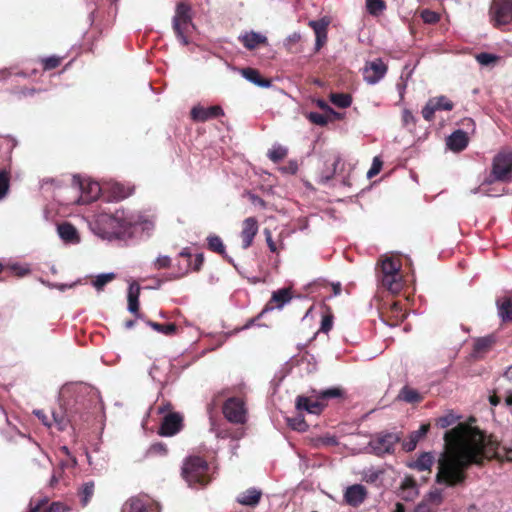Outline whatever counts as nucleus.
Returning <instances> with one entry per match:
<instances>
[{"label":"nucleus","mask_w":512,"mask_h":512,"mask_svg":"<svg viewBox=\"0 0 512 512\" xmlns=\"http://www.w3.org/2000/svg\"><path fill=\"white\" fill-rule=\"evenodd\" d=\"M292 299L291 289L282 288L272 293L270 301L266 304L263 312L274 308L281 309L286 303Z\"/></svg>","instance_id":"20"},{"label":"nucleus","mask_w":512,"mask_h":512,"mask_svg":"<svg viewBox=\"0 0 512 512\" xmlns=\"http://www.w3.org/2000/svg\"><path fill=\"white\" fill-rule=\"evenodd\" d=\"M88 187H89V193L91 194L90 198L91 199H96L98 197L99 192H100L99 184L98 183H89Z\"/></svg>","instance_id":"64"},{"label":"nucleus","mask_w":512,"mask_h":512,"mask_svg":"<svg viewBox=\"0 0 512 512\" xmlns=\"http://www.w3.org/2000/svg\"><path fill=\"white\" fill-rule=\"evenodd\" d=\"M114 278L115 275L113 273L101 274L96 277L93 284L97 290H101L108 282L112 281Z\"/></svg>","instance_id":"51"},{"label":"nucleus","mask_w":512,"mask_h":512,"mask_svg":"<svg viewBox=\"0 0 512 512\" xmlns=\"http://www.w3.org/2000/svg\"><path fill=\"white\" fill-rule=\"evenodd\" d=\"M368 491L361 484L348 486L344 492L343 498L346 504L352 507H359L367 498Z\"/></svg>","instance_id":"15"},{"label":"nucleus","mask_w":512,"mask_h":512,"mask_svg":"<svg viewBox=\"0 0 512 512\" xmlns=\"http://www.w3.org/2000/svg\"><path fill=\"white\" fill-rule=\"evenodd\" d=\"M240 73L245 79L259 87L268 88L272 84L270 79L263 78L260 72L255 68H242Z\"/></svg>","instance_id":"25"},{"label":"nucleus","mask_w":512,"mask_h":512,"mask_svg":"<svg viewBox=\"0 0 512 512\" xmlns=\"http://www.w3.org/2000/svg\"><path fill=\"white\" fill-rule=\"evenodd\" d=\"M58 234L65 242H79V236L76 228L69 222H63L57 227Z\"/></svg>","instance_id":"28"},{"label":"nucleus","mask_w":512,"mask_h":512,"mask_svg":"<svg viewBox=\"0 0 512 512\" xmlns=\"http://www.w3.org/2000/svg\"><path fill=\"white\" fill-rule=\"evenodd\" d=\"M168 453V448L166 444L162 442L153 443L146 451V457H154V456H166Z\"/></svg>","instance_id":"39"},{"label":"nucleus","mask_w":512,"mask_h":512,"mask_svg":"<svg viewBox=\"0 0 512 512\" xmlns=\"http://www.w3.org/2000/svg\"><path fill=\"white\" fill-rule=\"evenodd\" d=\"M400 440L401 437L397 433H381L371 441V446L377 455L390 454L394 452L395 445Z\"/></svg>","instance_id":"11"},{"label":"nucleus","mask_w":512,"mask_h":512,"mask_svg":"<svg viewBox=\"0 0 512 512\" xmlns=\"http://www.w3.org/2000/svg\"><path fill=\"white\" fill-rule=\"evenodd\" d=\"M342 390L334 387L319 392L315 397L298 396L296 399V409L305 410L311 414H320L327 406V401L332 398L342 396Z\"/></svg>","instance_id":"4"},{"label":"nucleus","mask_w":512,"mask_h":512,"mask_svg":"<svg viewBox=\"0 0 512 512\" xmlns=\"http://www.w3.org/2000/svg\"><path fill=\"white\" fill-rule=\"evenodd\" d=\"M192 120L196 122H206L210 119H215L224 116V111L221 106L214 105L210 107L194 106L190 112Z\"/></svg>","instance_id":"14"},{"label":"nucleus","mask_w":512,"mask_h":512,"mask_svg":"<svg viewBox=\"0 0 512 512\" xmlns=\"http://www.w3.org/2000/svg\"><path fill=\"white\" fill-rule=\"evenodd\" d=\"M400 490L406 493L407 490H412V494H418L417 483L411 476H406L403 480Z\"/></svg>","instance_id":"48"},{"label":"nucleus","mask_w":512,"mask_h":512,"mask_svg":"<svg viewBox=\"0 0 512 512\" xmlns=\"http://www.w3.org/2000/svg\"><path fill=\"white\" fill-rule=\"evenodd\" d=\"M34 414L36 415V417L41 420V422L45 425V426H48V427H51L52 426V423L49 419V417L45 414V412L43 410H36L34 411Z\"/></svg>","instance_id":"60"},{"label":"nucleus","mask_w":512,"mask_h":512,"mask_svg":"<svg viewBox=\"0 0 512 512\" xmlns=\"http://www.w3.org/2000/svg\"><path fill=\"white\" fill-rule=\"evenodd\" d=\"M454 103L446 96L441 95L430 98L422 109V116L426 121H432L436 111H451Z\"/></svg>","instance_id":"12"},{"label":"nucleus","mask_w":512,"mask_h":512,"mask_svg":"<svg viewBox=\"0 0 512 512\" xmlns=\"http://www.w3.org/2000/svg\"><path fill=\"white\" fill-rule=\"evenodd\" d=\"M262 497V492L256 488H250L237 497V502L244 506H256Z\"/></svg>","instance_id":"26"},{"label":"nucleus","mask_w":512,"mask_h":512,"mask_svg":"<svg viewBox=\"0 0 512 512\" xmlns=\"http://www.w3.org/2000/svg\"><path fill=\"white\" fill-rule=\"evenodd\" d=\"M153 265L156 270L167 269L171 266V258L169 256H159Z\"/></svg>","instance_id":"56"},{"label":"nucleus","mask_w":512,"mask_h":512,"mask_svg":"<svg viewBox=\"0 0 512 512\" xmlns=\"http://www.w3.org/2000/svg\"><path fill=\"white\" fill-rule=\"evenodd\" d=\"M146 324L158 333L166 336H172L177 333V326L174 323L161 324L152 320H146Z\"/></svg>","instance_id":"36"},{"label":"nucleus","mask_w":512,"mask_h":512,"mask_svg":"<svg viewBox=\"0 0 512 512\" xmlns=\"http://www.w3.org/2000/svg\"><path fill=\"white\" fill-rule=\"evenodd\" d=\"M499 316L503 321H512V295L497 300Z\"/></svg>","instance_id":"31"},{"label":"nucleus","mask_w":512,"mask_h":512,"mask_svg":"<svg viewBox=\"0 0 512 512\" xmlns=\"http://www.w3.org/2000/svg\"><path fill=\"white\" fill-rule=\"evenodd\" d=\"M378 277L382 286L391 293L397 294L401 291L403 287L401 272L389 275H379Z\"/></svg>","instance_id":"23"},{"label":"nucleus","mask_w":512,"mask_h":512,"mask_svg":"<svg viewBox=\"0 0 512 512\" xmlns=\"http://www.w3.org/2000/svg\"><path fill=\"white\" fill-rule=\"evenodd\" d=\"M489 16L494 27L510 24L512 22V0H492Z\"/></svg>","instance_id":"8"},{"label":"nucleus","mask_w":512,"mask_h":512,"mask_svg":"<svg viewBox=\"0 0 512 512\" xmlns=\"http://www.w3.org/2000/svg\"><path fill=\"white\" fill-rule=\"evenodd\" d=\"M398 398L407 403H419L423 400V397L419 394V392L409 386H404L398 395Z\"/></svg>","instance_id":"37"},{"label":"nucleus","mask_w":512,"mask_h":512,"mask_svg":"<svg viewBox=\"0 0 512 512\" xmlns=\"http://www.w3.org/2000/svg\"><path fill=\"white\" fill-rule=\"evenodd\" d=\"M134 192V188L130 186H126L122 183H114L110 187V194L113 200L115 201H121L130 195H132Z\"/></svg>","instance_id":"33"},{"label":"nucleus","mask_w":512,"mask_h":512,"mask_svg":"<svg viewBox=\"0 0 512 512\" xmlns=\"http://www.w3.org/2000/svg\"><path fill=\"white\" fill-rule=\"evenodd\" d=\"M307 118L311 123L319 126H325L328 123V117L318 112H310Z\"/></svg>","instance_id":"50"},{"label":"nucleus","mask_w":512,"mask_h":512,"mask_svg":"<svg viewBox=\"0 0 512 512\" xmlns=\"http://www.w3.org/2000/svg\"><path fill=\"white\" fill-rule=\"evenodd\" d=\"M402 123L405 127L415 126L416 119L410 110L404 109L402 111Z\"/></svg>","instance_id":"58"},{"label":"nucleus","mask_w":512,"mask_h":512,"mask_svg":"<svg viewBox=\"0 0 512 512\" xmlns=\"http://www.w3.org/2000/svg\"><path fill=\"white\" fill-rule=\"evenodd\" d=\"M329 98L339 108H348L352 104V96L348 93H331Z\"/></svg>","instance_id":"38"},{"label":"nucleus","mask_w":512,"mask_h":512,"mask_svg":"<svg viewBox=\"0 0 512 512\" xmlns=\"http://www.w3.org/2000/svg\"><path fill=\"white\" fill-rule=\"evenodd\" d=\"M61 60H62V58L58 57V56H50V57L42 59L41 63L43 66V70L49 71V70H53V69L57 68L61 64Z\"/></svg>","instance_id":"47"},{"label":"nucleus","mask_w":512,"mask_h":512,"mask_svg":"<svg viewBox=\"0 0 512 512\" xmlns=\"http://www.w3.org/2000/svg\"><path fill=\"white\" fill-rule=\"evenodd\" d=\"M421 18L427 24H435L440 20L439 14L429 9H424L421 12Z\"/></svg>","instance_id":"49"},{"label":"nucleus","mask_w":512,"mask_h":512,"mask_svg":"<svg viewBox=\"0 0 512 512\" xmlns=\"http://www.w3.org/2000/svg\"><path fill=\"white\" fill-rule=\"evenodd\" d=\"M387 71V64L381 58H376L365 63L362 76L366 83L374 85L385 77Z\"/></svg>","instance_id":"9"},{"label":"nucleus","mask_w":512,"mask_h":512,"mask_svg":"<svg viewBox=\"0 0 512 512\" xmlns=\"http://www.w3.org/2000/svg\"><path fill=\"white\" fill-rule=\"evenodd\" d=\"M9 269L17 277H24L30 273V269L28 267L19 264H13L9 266Z\"/></svg>","instance_id":"59"},{"label":"nucleus","mask_w":512,"mask_h":512,"mask_svg":"<svg viewBox=\"0 0 512 512\" xmlns=\"http://www.w3.org/2000/svg\"><path fill=\"white\" fill-rule=\"evenodd\" d=\"M476 59L481 65H489V64L495 62L498 59V57L496 55L483 52V53L478 54L476 56Z\"/></svg>","instance_id":"57"},{"label":"nucleus","mask_w":512,"mask_h":512,"mask_svg":"<svg viewBox=\"0 0 512 512\" xmlns=\"http://www.w3.org/2000/svg\"><path fill=\"white\" fill-rule=\"evenodd\" d=\"M445 445L450 457L439 463L436 481L447 486H456L466 479V469L472 465H482L484 461L497 459L511 461L512 458L501 454L499 442L493 436H487L478 428L459 423L444 435Z\"/></svg>","instance_id":"1"},{"label":"nucleus","mask_w":512,"mask_h":512,"mask_svg":"<svg viewBox=\"0 0 512 512\" xmlns=\"http://www.w3.org/2000/svg\"><path fill=\"white\" fill-rule=\"evenodd\" d=\"M381 473H382L381 471H372V472H370L368 474H365L364 480L367 483H374V482H376L379 479Z\"/></svg>","instance_id":"63"},{"label":"nucleus","mask_w":512,"mask_h":512,"mask_svg":"<svg viewBox=\"0 0 512 512\" xmlns=\"http://www.w3.org/2000/svg\"><path fill=\"white\" fill-rule=\"evenodd\" d=\"M139 295L140 286L136 283L131 284L128 290V310L136 317L141 318L139 314Z\"/></svg>","instance_id":"30"},{"label":"nucleus","mask_w":512,"mask_h":512,"mask_svg":"<svg viewBox=\"0 0 512 512\" xmlns=\"http://www.w3.org/2000/svg\"><path fill=\"white\" fill-rule=\"evenodd\" d=\"M384 321L390 326H397L407 317L400 302H393L385 312H382Z\"/></svg>","instance_id":"19"},{"label":"nucleus","mask_w":512,"mask_h":512,"mask_svg":"<svg viewBox=\"0 0 512 512\" xmlns=\"http://www.w3.org/2000/svg\"><path fill=\"white\" fill-rule=\"evenodd\" d=\"M95 491L94 481H87L78 489V496L82 507H86L92 499Z\"/></svg>","instance_id":"34"},{"label":"nucleus","mask_w":512,"mask_h":512,"mask_svg":"<svg viewBox=\"0 0 512 512\" xmlns=\"http://www.w3.org/2000/svg\"><path fill=\"white\" fill-rule=\"evenodd\" d=\"M330 24L329 19L326 17L319 20H311L308 25L311 27L316 36L315 49L319 51L327 42L328 26Z\"/></svg>","instance_id":"17"},{"label":"nucleus","mask_w":512,"mask_h":512,"mask_svg":"<svg viewBox=\"0 0 512 512\" xmlns=\"http://www.w3.org/2000/svg\"><path fill=\"white\" fill-rule=\"evenodd\" d=\"M266 236V242L271 252H277V247L275 242L272 239L271 232L268 229H265L264 231Z\"/></svg>","instance_id":"62"},{"label":"nucleus","mask_w":512,"mask_h":512,"mask_svg":"<svg viewBox=\"0 0 512 512\" xmlns=\"http://www.w3.org/2000/svg\"><path fill=\"white\" fill-rule=\"evenodd\" d=\"M90 226L93 233L102 239L124 240L130 236L133 222L124 211H116L114 214H99Z\"/></svg>","instance_id":"2"},{"label":"nucleus","mask_w":512,"mask_h":512,"mask_svg":"<svg viewBox=\"0 0 512 512\" xmlns=\"http://www.w3.org/2000/svg\"><path fill=\"white\" fill-rule=\"evenodd\" d=\"M239 40L248 50H254L261 45L268 44V39L266 36L254 31L246 32L239 37Z\"/></svg>","instance_id":"21"},{"label":"nucleus","mask_w":512,"mask_h":512,"mask_svg":"<svg viewBox=\"0 0 512 512\" xmlns=\"http://www.w3.org/2000/svg\"><path fill=\"white\" fill-rule=\"evenodd\" d=\"M491 177L496 181H512V148H504L495 155Z\"/></svg>","instance_id":"6"},{"label":"nucleus","mask_w":512,"mask_h":512,"mask_svg":"<svg viewBox=\"0 0 512 512\" xmlns=\"http://www.w3.org/2000/svg\"><path fill=\"white\" fill-rule=\"evenodd\" d=\"M181 475L190 487H205L211 482L210 466L201 456L187 457L182 465Z\"/></svg>","instance_id":"3"},{"label":"nucleus","mask_w":512,"mask_h":512,"mask_svg":"<svg viewBox=\"0 0 512 512\" xmlns=\"http://www.w3.org/2000/svg\"><path fill=\"white\" fill-rule=\"evenodd\" d=\"M52 418H53V422L55 424V426L57 427V429L59 431H63L66 429L68 423H69V420L67 419V417L64 415V413L60 410V411H52Z\"/></svg>","instance_id":"44"},{"label":"nucleus","mask_w":512,"mask_h":512,"mask_svg":"<svg viewBox=\"0 0 512 512\" xmlns=\"http://www.w3.org/2000/svg\"><path fill=\"white\" fill-rule=\"evenodd\" d=\"M366 6L368 12L374 16L381 14L386 8L384 0H366Z\"/></svg>","instance_id":"41"},{"label":"nucleus","mask_w":512,"mask_h":512,"mask_svg":"<svg viewBox=\"0 0 512 512\" xmlns=\"http://www.w3.org/2000/svg\"><path fill=\"white\" fill-rule=\"evenodd\" d=\"M183 428V416L178 412L164 415L158 434L165 437L174 436Z\"/></svg>","instance_id":"13"},{"label":"nucleus","mask_w":512,"mask_h":512,"mask_svg":"<svg viewBox=\"0 0 512 512\" xmlns=\"http://www.w3.org/2000/svg\"><path fill=\"white\" fill-rule=\"evenodd\" d=\"M288 150L283 146H275L268 152V157L274 163H278L287 156Z\"/></svg>","instance_id":"42"},{"label":"nucleus","mask_w":512,"mask_h":512,"mask_svg":"<svg viewBox=\"0 0 512 512\" xmlns=\"http://www.w3.org/2000/svg\"><path fill=\"white\" fill-rule=\"evenodd\" d=\"M193 27L191 5L183 1L177 3L173 17V30L183 45L189 44V33Z\"/></svg>","instance_id":"5"},{"label":"nucleus","mask_w":512,"mask_h":512,"mask_svg":"<svg viewBox=\"0 0 512 512\" xmlns=\"http://www.w3.org/2000/svg\"><path fill=\"white\" fill-rule=\"evenodd\" d=\"M222 413L227 421L232 424H245L248 410L242 397H229L222 405Z\"/></svg>","instance_id":"7"},{"label":"nucleus","mask_w":512,"mask_h":512,"mask_svg":"<svg viewBox=\"0 0 512 512\" xmlns=\"http://www.w3.org/2000/svg\"><path fill=\"white\" fill-rule=\"evenodd\" d=\"M123 512H157L154 503L143 498V496H136L130 498L123 507Z\"/></svg>","instance_id":"18"},{"label":"nucleus","mask_w":512,"mask_h":512,"mask_svg":"<svg viewBox=\"0 0 512 512\" xmlns=\"http://www.w3.org/2000/svg\"><path fill=\"white\" fill-rule=\"evenodd\" d=\"M458 418L459 417L454 415L453 413H447L437 419L436 425L441 428H448L449 426L455 424Z\"/></svg>","instance_id":"45"},{"label":"nucleus","mask_w":512,"mask_h":512,"mask_svg":"<svg viewBox=\"0 0 512 512\" xmlns=\"http://www.w3.org/2000/svg\"><path fill=\"white\" fill-rule=\"evenodd\" d=\"M414 512H436V511L433 509V507L429 503L421 502L415 507Z\"/></svg>","instance_id":"61"},{"label":"nucleus","mask_w":512,"mask_h":512,"mask_svg":"<svg viewBox=\"0 0 512 512\" xmlns=\"http://www.w3.org/2000/svg\"><path fill=\"white\" fill-rule=\"evenodd\" d=\"M493 341L490 338H480L475 343V351L477 352H486L492 346Z\"/></svg>","instance_id":"53"},{"label":"nucleus","mask_w":512,"mask_h":512,"mask_svg":"<svg viewBox=\"0 0 512 512\" xmlns=\"http://www.w3.org/2000/svg\"><path fill=\"white\" fill-rule=\"evenodd\" d=\"M429 430L430 424L425 423L422 424L418 430L411 432L408 436V439L402 443L403 450L406 452L413 451L416 448L418 442L427 435Z\"/></svg>","instance_id":"22"},{"label":"nucleus","mask_w":512,"mask_h":512,"mask_svg":"<svg viewBox=\"0 0 512 512\" xmlns=\"http://www.w3.org/2000/svg\"><path fill=\"white\" fill-rule=\"evenodd\" d=\"M434 464V456L431 452L422 453L415 461L410 463L408 466L417 471H428L431 472V467Z\"/></svg>","instance_id":"29"},{"label":"nucleus","mask_w":512,"mask_h":512,"mask_svg":"<svg viewBox=\"0 0 512 512\" xmlns=\"http://www.w3.org/2000/svg\"><path fill=\"white\" fill-rule=\"evenodd\" d=\"M287 422H288L289 427H291L293 430H296L299 432H305L309 428V425L306 423V421L302 415L288 418Z\"/></svg>","instance_id":"40"},{"label":"nucleus","mask_w":512,"mask_h":512,"mask_svg":"<svg viewBox=\"0 0 512 512\" xmlns=\"http://www.w3.org/2000/svg\"><path fill=\"white\" fill-rule=\"evenodd\" d=\"M69 511H71L70 506H68L62 502L55 501V502H52L51 504H49V506L42 512H69Z\"/></svg>","instance_id":"52"},{"label":"nucleus","mask_w":512,"mask_h":512,"mask_svg":"<svg viewBox=\"0 0 512 512\" xmlns=\"http://www.w3.org/2000/svg\"><path fill=\"white\" fill-rule=\"evenodd\" d=\"M179 257L185 258V260H186L185 266H184V268H182L181 265H179V270H181V272L177 273V274H173V276H171L169 278V280L180 279V278L184 277L185 275H187L189 273V271H191V270L195 271V272H199L202 269V266L204 264V254L203 253L196 254L194 261L192 262V254H191L189 248H184L179 253Z\"/></svg>","instance_id":"10"},{"label":"nucleus","mask_w":512,"mask_h":512,"mask_svg":"<svg viewBox=\"0 0 512 512\" xmlns=\"http://www.w3.org/2000/svg\"><path fill=\"white\" fill-rule=\"evenodd\" d=\"M259 230V224L255 217H248L242 222L240 237L242 239V248L248 249L252 244L254 237Z\"/></svg>","instance_id":"16"},{"label":"nucleus","mask_w":512,"mask_h":512,"mask_svg":"<svg viewBox=\"0 0 512 512\" xmlns=\"http://www.w3.org/2000/svg\"><path fill=\"white\" fill-rule=\"evenodd\" d=\"M333 313L330 308H326V313L322 315L320 330L323 333H328L333 327Z\"/></svg>","instance_id":"43"},{"label":"nucleus","mask_w":512,"mask_h":512,"mask_svg":"<svg viewBox=\"0 0 512 512\" xmlns=\"http://www.w3.org/2000/svg\"><path fill=\"white\" fill-rule=\"evenodd\" d=\"M401 269V264L398 260H395L391 257L384 258L380 263V273L379 275H389L394 273H399Z\"/></svg>","instance_id":"35"},{"label":"nucleus","mask_w":512,"mask_h":512,"mask_svg":"<svg viewBox=\"0 0 512 512\" xmlns=\"http://www.w3.org/2000/svg\"><path fill=\"white\" fill-rule=\"evenodd\" d=\"M207 246L209 250L220 254L228 263L235 266L233 259L226 254L225 245L219 236H209L207 238Z\"/></svg>","instance_id":"27"},{"label":"nucleus","mask_w":512,"mask_h":512,"mask_svg":"<svg viewBox=\"0 0 512 512\" xmlns=\"http://www.w3.org/2000/svg\"><path fill=\"white\" fill-rule=\"evenodd\" d=\"M467 133L463 130L454 131L447 139V146L454 152L464 150L468 145Z\"/></svg>","instance_id":"24"},{"label":"nucleus","mask_w":512,"mask_h":512,"mask_svg":"<svg viewBox=\"0 0 512 512\" xmlns=\"http://www.w3.org/2000/svg\"><path fill=\"white\" fill-rule=\"evenodd\" d=\"M60 451L65 454L67 457H69V460L67 461H61V469H64L65 467H75L77 465V460L75 457L71 456L70 451L68 447L62 446L60 448Z\"/></svg>","instance_id":"54"},{"label":"nucleus","mask_w":512,"mask_h":512,"mask_svg":"<svg viewBox=\"0 0 512 512\" xmlns=\"http://www.w3.org/2000/svg\"><path fill=\"white\" fill-rule=\"evenodd\" d=\"M10 175L7 171H0V199L4 198L9 190Z\"/></svg>","instance_id":"46"},{"label":"nucleus","mask_w":512,"mask_h":512,"mask_svg":"<svg viewBox=\"0 0 512 512\" xmlns=\"http://www.w3.org/2000/svg\"><path fill=\"white\" fill-rule=\"evenodd\" d=\"M382 165H383V162L380 160V158L379 157H375L373 159V163H372L370 169L367 172V177L369 179H371L374 176H376L381 171Z\"/></svg>","instance_id":"55"},{"label":"nucleus","mask_w":512,"mask_h":512,"mask_svg":"<svg viewBox=\"0 0 512 512\" xmlns=\"http://www.w3.org/2000/svg\"><path fill=\"white\" fill-rule=\"evenodd\" d=\"M326 163L330 164V166L323 170L321 173L320 177L322 183H326L334 177L338 171V166L342 164V159L340 156L334 155L332 158L327 159Z\"/></svg>","instance_id":"32"}]
</instances>
